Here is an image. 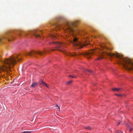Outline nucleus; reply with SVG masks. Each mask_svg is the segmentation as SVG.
<instances>
[{"mask_svg": "<svg viewBox=\"0 0 133 133\" xmlns=\"http://www.w3.org/2000/svg\"><path fill=\"white\" fill-rule=\"evenodd\" d=\"M21 60V58H19L18 56H12L10 58L6 59L2 63L4 64V66L0 69V72L1 71H5L9 75L11 74L10 72V69L12 67L16 64L17 61Z\"/></svg>", "mask_w": 133, "mask_h": 133, "instance_id": "obj_1", "label": "nucleus"}, {"mask_svg": "<svg viewBox=\"0 0 133 133\" xmlns=\"http://www.w3.org/2000/svg\"><path fill=\"white\" fill-rule=\"evenodd\" d=\"M110 55L111 57L118 58L119 60V63L122 64L126 70H133V63L129 59L125 58L118 54H110Z\"/></svg>", "mask_w": 133, "mask_h": 133, "instance_id": "obj_2", "label": "nucleus"}, {"mask_svg": "<svg viewBox=\"0 0 133 133\" xmlns=\"http://www.w3.org/2000/svg\"><path fill=\"white\" fill-rule=\"evenodd\" d=\"M65 25L66 28L64 29L66 32H69L72 33L74 32V30L73 29L74 25L72 22H66Z\"/></svg>", "mask_w": 133, "mask_h": 133, "instance_id": "obj_3", "label": "nucleus"}, {"mask_svg": "<svg viewBox=\"0 0 133 133\" xmlns=\"http://www.w3.org/2000/svg\"><path fill=\"white\" fill-rule=\"evenodd\" d=\"M50 43L53 44L56 46V47H55L56 49H51V51H54L57 50L60 51H63V50L59 49V48H62V45L63 44V43L57 42H54Z\"/></svg>", "mask_w": 133, "mask_h": 133, "instance_id": "obj_4", "label": "nucleus"}, {"mask_svg": "<svg viewBox=\"0 0 133 133\" xmlns=\"http://www.w3.org/2000/svg\"><path fill=\"white\" fill-rule=\"evenodd\" d=\"M71 42L73 43V45L78 47L77 48H82L83 46V44L78 41V39L77 38H73V39L72 41H70Z\"/></svg>", "mask_w": 133, "mask_h": 133, "instance_id": "obj_5", "label": "nucleus"}, {"mask_svg": "<svg viewBox=\"0 0 133 133\" xmlns=\"http://www.w3.org/2000/svg\"><path fill=\"white\" fill-rule=\"evenodd\" d=\"M8 39L9 41H10L11 40L14 39V37L11 34L8 33L6 36L0 38V43L1 42L3 39Z\"/></svg>", "mask_w": 133, "mask_h": 133, "instance_id": "obj_6", "label": "nucleus"}, {"mask_svg": "<svg viewBox=\"0 0 133 133\" xmlns=\"http://www.w3.org/2000/svg\"><path fill=\"white\" fill-rule=\"evenodd\" d=\"M41 31L38 30H35L28 32L26 33H25V35H27L28 34H29L34 35L36 37H39L40 36L39 33Z\"/></svg>", "mask_w": 133, "mask_h": 133, "instance_id": "obj_7", "label": "nucleus"}, {"mask_svg": "<svg viewBox=\"0 0 133 133\" xmlns=\"http://www.w3.org/2000/svg\"><path fill=\"white\" fill-rule=\"evenodd\" d=\"M95 50L93 49L90 51L84 53L83 55L86 56L88 58H89L91 57V56L92 55L93 53L95 52Z\"/></svg>", "mask_w": 133, "mask_h": 133, "instance_id": "obj_8", "label": "nucleus"}, {"mask_svg": "<svg viewBox=\"0 0 133 133\" xmlns=\"http://www.w3.org/2000/svg\"><path fill=\"white\" fill-rule=\"evenodd\" d=\"M47 51L46 50H44L43 52H42L40 51H32L31 52L29 53H28V55L30 56H31L32 54L35 55V54H37L41 55H42L43 54H45V52Z\"/></svg>", "mask_w": 133, "mask_h": 133, "instance_id": "obj_9", "label": "nucleus"}, {"mask_svg": "<svg viewBox=\"0 0 133 133\" xmlns=\"http://www.w3.org/2000/svg\"><path fill=\"white\" fill-rule=\"evenodd\" d=\"M38 86V83L37 82L33 83L31 86V88H35Z\"/></svg>", "mask_w": 133, "mask_h": 133, "instance_id": "obj_10", "label": "nucleus"}, {"mask_svg": "<svg viewBox=\"0 0 133 133\" xmlns=\"http://www.w3.org/2000/svg\"><path fill=\"white\" fill-rule=\"evenodd\" d=\"M38 83L40 84V85H41V84H42L43 85H44V84H45V83L42 80H40L39 82H38Z\"/></svg>", "mask_w": 133, "mask_h": 133, "instance_id": "obj_11", "label": "nucleus"}, {"mask_svg": "<svg viewBox=\"0 0 133 133\" xmlns=\"http://www.w3.org/2000/svg\"><path fill=\"white\" fill-rule=\"evenodd\" d=\"M112 90L113 91H119L121 90V89L119 88H114L112 89Z\"/></svg>", "mask_w": 133, "mask_h": 133, "instance_id": "obj_12", "label": "nucleus"}, {"mask_svg": "<svg viewBox=\"0 0 133 133\" xmlns=\"http://www.w3.org/2000/svg\"><path fill=\"white\" fill-rule=\"evenodd\" d=\"M127 125L128 129H129L130 132H131V131L133 130V128H131L130 126L127 124Z\"/></svg>", "mask_w": 133, "mask_h": 133, "instance_id": "obj_13", "label": "nucleus"}, {"mask_svg": "<svg viewBox=\"0 0 133 133\" xmlns=\"http://www.w3.org/2000/svg\"><path fill=\"white\" fill-rule=\"evenodd\" d=\"M51 37H52V38H56V37H57V35L56 34H51Z\"/></svg>", "mask_w": 133, "mask_h": 133, "instance_id": "obj_14", "label": "nucleus"}, {"mask_svg": "<svg viewBox=\"0 0 133 133\" xmlns=\"http://www.w3.org/2000/svg\"><path fill=\"white\" fill-rule=\"evenodd\" d=\"M77 55V54H76L75 53H74L73 54H72L71 53H70L69 55L70 56H75L76 55Z\"/></svg>", "mask_w": 133, "mask_h": 133, "instance_id": "obj_15", "label": "nucleus"}, {"mask_svg": "<svg viewBox=\"0 0 133 133\" xmlns=\"http://www.w3.org/2000/svg\"><path fill=\"white\" fill-rule=\"evenodd\" d=\"M31 132L30 131H24L22 132L21 133H30Z\"/></svg>", "mask_w": 133, "mask_h": 133, "instance_id": "obj_16", "label": "nucleus"}, {"mask_svg": "<svg viewBox=\"0 0 133 133\" xmlns=\"http://www.w3.org/2000/svg\"><path fill=\"white\" fill-rule=\"evenodd\" d=\"M72 81H70L67 82L66 83L67 84H71V83H72Z\"/></svg>", "mask_w": 133, "mask_h": 133, "instance_id": "obj_17", "label": "nucleus"}, {"mask_svg": "<svg viewBox=\"0 0 133 133\" xmlns=\"http://www.w3.org/2000/svg\"><path fill=\"white\" fill-rule=\"evenodd\" d=\"M116 133H123V132L120 130H117L116 132Z\"/></svg>", "mask_w": 133, "mask_h": 133, "instance_id": "obj_18", "label": "nucleus"}, {"mask_svg": "<svg viewBox=\"0 0 133 133\" xmlns=\"http://www.w3.org/2000/svg\"><path fill=\"white\" fill-rule=\"evenodd\" d=\"M103 57L102 56L96 59L97 60H98L101 59H102Z\"/></svg>", "mask_w": 133, "mask_h": 133, "instance_id": "obj_19", "label": "nucleus"}, {"mask_svg": "<svg viewBox=\"0 0 133 133\" xmlns=\"http://www.w3.org/2000/svg\"><path fill=\"white\" fill-rule=\"evenodd\" d=\"M69 77H71L72 78H76L77 77H75L72 75H70Z\"/></svg>", "mask_w": 133, "mask_h": 133, "instance_id": "obj_20", "label": "nucleus"}, {"mask_svg": "<svg viewBox=\"0 0 133 133\" xmlns=\"http://www.w3.org/2000/svg\"><path fill=\"white\" fill-rule=\"evenodd\" d=\"M44 85H45L47 88H49V85L46 84L45 83V84H44Z\"/></svg>", "mask_w": 133, "mask_h": 133, "instance_id": "obj_21", "label": "nucleus"}, {"mask_svg": "<svg viewBox=\"0 0 133 133\" xmlns=\"http://www.w3.org/2000/svg\"><path fill=\"white\" fill-rule=\"evenodd\" d=\"M85 129H91V128L90 127H86L85 128Z\"/></svg>", "mask_w": 133, "mask_h": 133, "instance_id": "obj_22", "label": "nucleus"}, {"mask_svg": "<svg viewBox=\"0 0 133 133\" xmlns=\"http://www.w3.org/2000/svg\"><path fill=\"white\" fill-rule=\"evenodd\" d=\"M115 95L117 96H122V95L121 94H115Z\"/></svg>", "mask_w": 133, "mask_h": 133, "instance_id": "obj_23", "label": "nucleus"}, {"mask_svg": "<svg viewBox=\"0 0 133 133\" xmlns=\"http://www.w3.org/2000/svg\"><path fill=\"white\" fill-rule=\"evenodd\" d=\"M55 27H57L58 26H59V27H60V26L59 25H55Z\"/></svg>", "mask_w": 133, "mask_h": 133, "instance_id": "obj_24", "label": "nucleus"}, {"mask_svg": "<svg viewBox=\"0 0 133 133\" xmlns=\"http://www.w3.org/2000/svg\"><path fill=\"white\" fill-rule=\"evenodd\" d=\"M86 70L90 72H91V71H89L87 70Z\"/></svg>", "mask_w": 133, "mask_h": 133, "instance_id": "obj_25", "label": "nucleus"}, {"mask_svg": "<svg viewBox=\"0 0 133 133\" xmlns=\"http://www.w3.org/2000/svg\"><path fill=\"white\" fill-rule=\"evenodd\" d=\"M120 122H119L118 123V124H117V125L118 126V125H119V124H120Z\"/></svg>", "mask_w": 133, "mask_h": 133, "instance_id": "obj_26", "label": "nucleus"}, {"mask_svg": "<svg viewBox=\"0 0 133 133\" xmlns=\"http://www.w3.org/2000/svg\"><path fill=\"white\" fill-rule=\"evenodd\" d=\"M68 40H69V42L70 43V42H70V41L71 40H70V39H68ZM71 41H72V40H71Z\"/></svg>", "mask_w": 133, "mask_h": 133, "instance_id": "obj_27", "label": "nucleus"}, {"mask_svg": "<svg viewBox=\"0 0 133 133\" xmlns=\"http://www.w3.org/2000/svg\"><path fill=\"white\" fill-rule=\"evenodd\" d=\"M58 109H59H59H60V107H58Z\"/></svg>", "mask_w": 133, "mask_h": 133, "instance_id": "obj_28", "label": "nucleus"}, {"mask_svg": "<svg viewBox=\"0 0 133 133\" xmlns=\"http://www.w3.org/2000/svg\"><path fill=\"white\" fill-rule=\"evenodd\" d=\"M19 36H21V34H19Z\"/></svg>", "mask_w": 133, "mask_h": 133, "instance_id": "obj_29", "label": "nucleus"}, {"mask_svg": "<svg viewBox=\"0 0 133 133\" xmlns=\"http://www.w3.org/2000/svg\"><path fill=\"white\" fill-rule=\"evenodd\" d=\"M56 107H58V105H57H57H56Z\"/></svg>", "mask_w": 133, "mask_h": 133, "instance_id": "obj_30", "label": "nucleus"}, {"mask_svg": "<svg viewBox=\"0 0 133 133\" xmlns=\"http://www.w3.org/2000/svg\"><path fill=\"white\" fill-rule=\"evenodd\" d=\"M66 37H68V36H67V35H66Z\"/></svg>", "mask_w": 133, "mask_h": 133, "instance_id": "obj_31", "label": "nucleus"}]
</instances>
